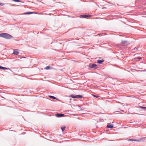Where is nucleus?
Segmentation results:
<instances>
[{
  "label": "nucleus",
  "instance_id": "f257e3e1",
  "mask_svg": "<svg viewBox=\"0 0 146 146\" xmlns=\"http://www.w3.org/2000/svg\"><path fill=\"white\" fill-rule=\"evenodd\" d=\"M0 37L7 39H10L13 38V36L12 35L8 33H5L0 34Z\"/></svg>",
  "mask_w": 146,
  "mask_h": 146
},
{
  "label": "nucleus",
  "instance_id": "f03ea898",
  "mask_svg": "<svg viewBox=\"0 0 146 146\" xmlns=\"http://www.w3.org/2000/svg\"><path fill=\"white\" fill-rule=\"evenodd\" d=\"M89 67L90 68L94 69L97 68L98 67L97 65L96 64H90Z\"/></svg>",
  "mask_w": 146,
  "mask_h": 146
},
{
  "label": "nucleus",
  "instance_id": "7ed1b4c3",
  "mask_svg": "<svg viewBox=\"0 0 146 146\" xmlns=\"http://www.w3.org/2000/svg\"><path fill=\"white\" fill-rule=\"evenodd\" d=\"M146 139V137H142L139 139H135L134 140V141H137L138 142H140L141 141H143L145 139Z\"/></svg>",
  "mask_w": 146,
  "mask_h": 146
},
{
  "label": "nucleus",
  "instance_id": "20e7f679",
  "mask_svg": "<svg viewBox=\"0 0 146 146\" xmlns=\"http://www.w3.org/2000/svg\"><path fill=\"white\" fill-rule=\"evenodd\" d=\"M56 116V117H60L64 116V115L62 113H57L55 114Z\"/></svg>",
  "mask_w": 146,
  "mask_h": 146
},
{
  "label": "nucleus",
  "instance_id": "39448f33",
  "mask_svg": "<svg viewBox=\"0 0 146 146\" xmlns=\"http://www.w3.org/2000/svg\"><path fill=\"white\" fill-rule=\"evenodd\" d=\"M90 17V16L89 15H83L80 16V18H86L87 17Z\"/></svg>",
  "mask_w": 146,
  "mask_h": 146
},
{
  "label": "nucleus",
  "instance_id": "423d86ee",
  "mask_svg": "<svg viewBox=\"0 0 146 146\" xmlns=\"http://www.w3.org/2000/svg\"><path fill=\"white\" fill-rule=\"evenodd\" d=\"M107 127L108 128H111L113 127V125L111 123H108Z\"/></svg>",
  "mask_w": 146,
  "mask_h": 146
},
{
  "label": "nucleus",
  "instance_id": "0eeeda50",
  "mask_svg": "<svg viewBox=\"0 0 146 146\" xmlns=\"http://www.w3.org/2000/svg\"><path fill=\"white\" fill-rule=\"evenodd\" d=\"M19 53L17 50H14L13 51V54L15 55H18Z\"/></svg>",
  "mask_w": 146,
  "mask_h": 146
},
{
  "label": "nucleus",
  "instance_id": "6e6552de",
  "mask_svg": "<svg viewBox=\"0 0 146 146\" xmlns=\"http://www.w3.org/2000/svg\"><path fill=\"white\" fill-rule=\"evenodd\" d=\"M14 1L16 2H20V3L17 4H15V5H16L17 6H19L20 5H21V3H22V2L20 1Z\"/></svg>",
  "mask_w": 146,
  "mask_h": 146
},
{
  "label": "nucleus",
  "instance_id": "1a4fd4ad",
  "mask_svg": "<svg viewBox=\"0 0 146 146\" xmlns=\"http://www.w3.org/2000/svg\"><path fill=\"white\" fill-rule=\"evenodd\" d=\"M104 60H98L97 61V63L99 64H101L103 62Z\"/></svg>",
  "mask_w": 146,
  "mask_h": 146
},
{
  "label": "nucleus",
  "instance_id": "9d476101",
  "mask_svg": "<svg viewBox=\"0 0 146 146\" xmlns=\"http://www.w3.org/2000/svg\"><path fill=\"white\" fill-rule=\"evenodd\" d=\"M121 43L122 44H128V43H127V41L126 40H122L121 42Z\"/></svg>",
  "mask_w": 146,
  "mask_h": 146
},
{
  "label": "nucleus",
  "instance_id": "9b49d317",
  "mask_svg": "<svg viewBox=\"0 0 146 146\" xmlns=\"http://www.w3.org/2000/svg\"><path fill=\"white\" fill-rule=\"evenodd\" d=\"M76 98H83L82 96L81 95H76Z\"/></svg>",
  "mask_w": 146,
  "mask_h": 146
},
{
  "label": "nucleus",
  "instance_id": "f8f14e48",
  "mask_svg": "<svg viewBox=\"0 0 146 146\" xmlns=\"http://www.w3.org/2000/svg\"><path fill=\"white\" fill-rule=\"evenodd\" d=\"M49 97L53 99H56V98L55 97L52 96H49Z\"/></svg>",
  "mask_w": 146,
  "mask_h": 146
},
{
  "label": "nucleus",
  "instance_id": "ddd939ff",
  "mask_svg": "<svg viewBox=\"0 0 146 146\" xmlns=\"http://www.w3.org/2000/svg\"><path fill=\"white\" fill-rule=\"evenodd\" d=\"M70 96L71 97H72V98H77L76 96V95L75 96V95H72Z\"/></svg>",
  "mask_w": 146,
  "mask_h": 146
},
{
  "label": "nucleus",
  "instance_id": "4468645a",
  "mask_svg": "<svg viewBox=\"0 0 146 146\" xmlns=\"http://www.w3.org/2000/svg\"><path fill=\"white\" fill-rule=\"evenodd\" d=\"M33 13L32 12H27L26 13H25V15L30 14H32Z\"/></svg>",
  "mask_w": 146,
  "mask_h": 146
},
{
  "label": "nucleus",
  "instance_id": "2eb2a0df",
  "mask_svg": "<svg viewBox=\"0 0 146 146\" xmlns=\"http://www.w3.org/2000/svg\"><path fill=\"white\" fill-rule=\"evenodd\" d=\"M92 96L93 97H95L96 98H99L100 97V96H99L96 95H94V94H92Z\"/></svg>",
  "mask_w": 146,
  "mask_h": 146
},
{
  "label": "nucleus",
  "instance_id": "dca6fc26",
  "mask_svg": "<svg viewBox=\"0 0 146 146\" xmlns=\"http://www.w3.org/2000/svg\"><path fill=\"white\" fill-rule=\"evenodd\" d=\"M65 128L66 127H61V130H62V131H64V130Z\"/></svg>",
  "mask_w": 146,
  "mask_h": 146
},
{
  "label": "nucleus",
  "instance_id": "f3484780",
  "mask_svg": "<svg viewBox=\"0 0 146 146\" xmlns=\"http://www.w3.org/2000/svg\"><path fill=\"white\" fill-rule=\"evenodd\" d=\"M140 108H142V109L144 110H146V107H145L141 106L140 107Z\"/></svg>",
  "mask_w": 146,
  "mask_h": 146
},
{
  "label": "nucleus",
  "instance_id": "a211bd4d",
  "mask_svg": "<svg viewBox=\"0 0 146 146\" xmlns=\"http://www.w3.org/2000/svg\"><path fill=\"white\" fill-rule=\"evenodd\" d=\"M50 67L49 66H47L45 68V69L46 70H48L50 69Z\"/></svg>",
  "mask_w": 146,
  "mask_h": 146
},
{
  "label": "nucleus",
  "instance_id": "6ab92c4d",
  "mask_svg": "<svg viewBox=\"0 0 146 146\" xmlns=\"http://www.w3.org/2000/svg\"><path fill=\"white\" fill-rule=\"evenodd\" d=\"M9 69L7 68L2 66V69L4 70V69Z\"/></svg>",
  "mask_w": 146,
  "mask_h": 146
},
{
  "label": "nucleus",
  "instance_id": "aec40b11",
  "mask_svg": "<svg viewBox=\"0 0 146 146\" xmlns=\"http://www.w3.org/2000/svg\"><path fill=\"white\" fill-rule=\"evenodd\" d=\"M98 35H104V33H100V34H98Z\"/></svg>",
  "mask_w": 146,
  "mask_h": 146
},
{
  "label": "nucleus",
  "instance_id": "412c9836",
  "mask_svg": "<svg viewBox=\"0 0 146 146\" xmlns=\"http://www.w3.org/2000/svg\"><path fill=\"white\" fill-rule=\"evenodd\" d=\"M134 50H138V48L137 47H136L135 48H134Z\"/></svg>",
  "mask_w": 146,
  "mask_h": 146
},
{
  "label": "nucleus",
  "instance_id": "4be33fe9",
  "mask_svg": "<svg viewBox=\"0 0 146 146\" xmlns=\"http://www.w3.org/2000/svg\"><path fill=\"white\" fill-rule=\"evenodd\" d=\"M4 4L3 3H0V6H3L4 5Z\"/></svg>",
  "mask_w": 146,
  "mask_h": 146
},
{
  "label": "nucleus",
  "instance_id": "5701e85b",
  "mask_svg": "<svg viewBox=\"0 0 146 146\" xmlns=\"http://www.w3.org/2000/svg\"><path fill=\"white\" fill-rule=\"evenodd\" d=\"M134 139H128V141H134Z\"/></svg>",
  "mask_w": 146,
  "mask_h": 146
},
{
  "label": "nucleus",
  "instance_id": "b1692460",
  "mask_svg": "<svg viewBox=\"0 0 146 146\" xmlns=\"http://www.w3.org/2000/svg\"><path fill=\"white\" fill-rule=\"evenodd\" d=\"M141 57H137V59H141Z\"/></svg>",
  "mask_w": 146,
  "mask_h": 146
},
{
  "label": "nucleus",
  "instance_id": "393cba45",
  "mask_svg": "<svg viewBox=\"0 0 146 146\" xmlns=\"http://www.w3.org/2000/svg\"><path fill=\"white\" fill-rule=\"evenodd\" d=\"M2 66L0 65V69H2Z\"/></svg>",
  "mask_w": 146,
  "mask_h": 146
}]
</instances>
